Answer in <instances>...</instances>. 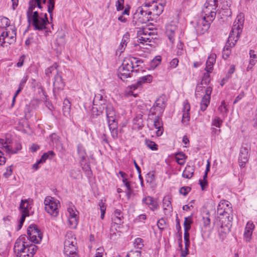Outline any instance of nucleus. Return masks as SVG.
Masks as SVG:
<instances>
[{
    "label": "nucleus",
    "mask_w": 257,
    "mask_h": 257,
    "mask_svg": "<svg viewBox=\"0 0 257 257\" xmlns=\"http://www.w3.org/2000/svg\"><path fill=\"white\" fill-rule=\"evenodd\" d=\"M176 160L177 163L183 165L185 163L186 156L183 153H179L176 155Z\"/></svg>",
    "instance_id": "45"
},
{
    "label": "nucleus",
    "mask_w": 257,
    "mask_h": 257,
    "mask_svg": "<svg viewBox=\"0 0 257 257\" xmlns=\"http://www.w3.org/2000/svg\"><path fill=\"white\" fill-rule=\"evenodd\" d=\"M157 225L161 230H163L166 226V223L164 219L163 218L160 219L157 222Z\"/></svg>",
    "instance_id": "54"
},
{
    "label": "nucleus",
    "mask_w": 257,
    "mask_h": 257,
    "mask_svg": "<svg viewBox=\"0 0 257 257\" xmlns=\"http://www.w3.org/2000/svg\"><path fill=\"white\" fill-rule=\"evenodd\" d=\"M130 40V34L128 33H125L122 37L121 41L120 42V46L122 48L120 49V52H122L125 49L126 44Z\"/></svg>",
    "instance_id": "42"
},
{
    "label": "nucleus",
    "mask_w": 257,
    "mask_h": 257,
    "mask_svg": "<svg viewBox=\"0 0 257 257\" xmlns=\"http://www.w3.org/2000/svg\"><path fill=\"white\" fill-rule=\"evenodd\" d=\"M37 7L39 9L42 10V6L41 0H30L29 3V8L27 11V17L28 21L30 22L31 15H33V10Z\"/></svg>",
    "instance_id": "21"
},
{
    "label": "nucleus",
    "mask_w": 257,
    "mask_h": 257,
    "mask_svg": "<svg viewBox=\"0 0 257 257\" xmlns=\"http://www.w3.org/2000/svg\"><path fill=\"white\" fill-rule=\"evenodd\" d=\"M160 117L161 116H154L152 117V119H154V125L157 130L156 133L157 136H161L163 133V124L161 120L160 119Z\"/></svg>",
    "instance_id": "27"
},
{
    "label": "nucleus",
    "mask_w": 257,
    "mask_h": 257,
    "mask_svg": "<svg viewBox=\"0 0 257 257\" xmlns=\"http://www.w3.org/2000/svg\"><path fill=\"white\" fill-rule=\"evenodd\" d=\"M243 15L242 14L238 15L234 22L231 31L229 35V41H234V42H231L232 46L235 45V43L238 40L240 37V34L243 28Z\"/></svg>",
    "instance_id": "3"
},
{
    "label": "nucleus",
    "mask_w": 257,
    "mask_h": 257,
    "mask_svg": "<svg viewBox=\"0 0 257 257\" xmlns=\"http://www.w3.org/2000/svg\"><path fill=\"white\" fill-rule=\"evenodd\" d=\"M190 190L191 188L189 187H183L180 188L179 192L184 196H186Z\"/></svg>",
    "instance_id": "57"
},
{
    "label": "nucleus",
    "mask_w": 257,
    "mask_h": 257,
    "mask_svg": "<svg viewBox=\"0 0 257 257\" xmlns=\"http://www.w3.org/2000/svg\"><path fill=\"white\" fill-rule=\"evenodd\" d=\"M124 0H117L116 2V7L117 11H119L123 9Z\"/></svg>",
    "instance_id": "58"
},
{
    "label": "nucleus",
    "mask_w": 257,
    "mask_h": 257,
    "mask_svg": "<svg viewBox=\"0 0 257 257\" xmlns=\"http://www.w3.org/2000/svg\"><path fill=\"white\" fill-rule=\"evenodd\" d=\"M190 104L186 101L183 102V109L182 121L184 124H187L190 120Z\"/></svg>",
    "instance_id": "24"
},
{
    "label": "nucleus",
    "mask_w": 257,
    "mask_h": 257,
    "mask_svg": "<svg viewBox=\"0 0 257 257\" xmlns=\"http://www.w3.org/2000/svg\"><path fill=\"white\" fill-rule=\"evenodd\" d=\"M171 199V198L169 195L165 196L163 199V209L165 214H169L172 210Z\"/></svg>",
    "instance_id": "29"
},
{
    "label": "nucleus",
    "mask_w": 257,
    "mask_h": 257,
    "mask_svg": "<svg viewBox=\"0 0 257 257\" xmlns=\"http://www.w3.org/2000/svg\"><path fill=\"white\" fill-rule=\"evenodd\" d=\"M218 111L223 116L227 115L228 110L226 108L224 101H221L220 105L218 108Z\"/></svg>",
    "instance_id": "46"
},
{
    "label": "nucleus",
    "mask_w": 257,
    "mask_h": 257,
    "mask_svg": "<svg viewBox=\"0 0 257 257\" xmlns=\"http://www.w3.org/2000/svg\"><path fill=\"white\" fill-rule=\"evenodd\" d=\"M166 107V99L165 96H160L150 108L149 116H161Z\"/></svg>",
    "instance_id": "8"
},
{
    "label": "nucleus",
    "mask_w": 257,
    "mask_h": 257,
    "mask_svg": "<svg viewBox=\"0 0 257 257\" xmlns=\"http://www.w3.org/2000/svg\"><path fill=\"white\" fill-rule=\"evenodd\" d=\"M28 238L25 235H21L16 241L14 247L15 253L18 257H26V246L28 245Z\"/></svg>",
    "instance_id": "11"
},
{
    "label": "nucleus",
    "mask_w": 257,
    "mask_h": 257,
    "mask_svg": "<svg viewBox=\"0 0 257 257\" xmlns=\"http://www.w3.org/2000/svg\"><path fill=\"white\" fill-rule=\"evenodd\" d=\"M249 149L247 147L242 146L240 150L239 156V164L241 168L245 167V164L248 162L249 157Z\"/></svg>",
    "instance_id": "19"
},
{
    "label": "nucleus",
    "mask_w": 257,
    "mask_h": 257,
    "mask_svg": "<svg viewBox=\"0 0 257 257\" xmlns=\"http://www.w3.org/2000/svg\"><path fill=\"white\" fill-rule=\"evenodd\" d=\"M27 234L28 236L27 237L28 239L34 243H40L43 236L40 230L35 224H31L28 227Z\"/></svg>",
    "instance_id": "14"
},
{
    "label": "nucleus",
    "mask_w": 257,
    "mask_h": 257,
    "mask_svg": "<svg viewBox=\"0 0 257 257\" xmlns=\"http://www.w3.org/2000/svg\"><path fill=\"white\" fill-rule=\"evenodd\" d=\"M216 55L215 54H211L208 57L206 61V66L205 70L208 72H211L215 61Z\"/></svg>",
    "instance_id": "35"
},
{
    "label": "nucleus",
    "mask_w": 257,
    "mask_h": 257,
    "mask_svg": "<svg viewBox=\"0 0 257 257\" xmlns=\"http://www.w3.org/2000/svg\"><path fill=\"white\" fill-rule=\"evenodd\" d=\"M50 139L52 142L57 143L59 141V137L55 134H53L50 136Z\"/></svg>",
    "instance_id": "63"
},
{
    "label": "nucleus",
    "mask_w": 257,
    "mask_h": 257,
    "mask_svg": "<svg viewBox=\"0 0 257 257\" xmlns=\"http://www.w3.org/2000/svg\"><path fill=\"white\" fill-rule=\"evenodd\" d=\"M65 86V84L63 81L61 75L59 74L54 77L53 81V92L55 95L60 90H62Z\"/></svg>",
    "instance_id": "22"
},
{
    "label": "nucleus",
    "mask_w": 257,
    "mask_h": 257,
    "mask_svg": "<svg viewBox=\"0 0 257 257\" xmlns=\"http://www.w3.org/2000/svg\"><path fill=\"white\" fill-rule=\"evenodd\" d=\"M104 110L105 109L106 116L107 118L108 124L117 123L115 121L116 115L115 111L113 106L110 103L105 102V105H103Z\"/></svg>",
    "instance_id": "18"
},
{
    "label": "nucleus",
    "mask_w": 257,
    "mask_h": 257,
    "mask_svg": "<svg viewBox=\"0 0 257 257\" xmlns=\"http://www.w3.org/2000/svg\"><path fill=\"white\" fill-rule=\"evenodd\" d=\"M161 58L160 56H157L151 62L152 67H156L161 62Z\"/></svg>",
    "instance_id": "55"
},
{
    "label": "nucleus",
    "mask_w": 257,
    "mask_h": 257,
    "mask_svg": "<svg viewBox=\"0 0 257 257\" xmlns=\"http://www.w3.org/2000/svg\"><path fill=\"white\" fill-rule=\"evenodd\" d=\"M59 74L56 64L49 67L45 70V75L49 78H50L53 75L55 77V75H58Z\"/></svg>",
    "instance_id": "37"
},
{
    "label": "nucleus",
    "mask_w": 257,
    "mask_h": 257,
    "mask_svg": "<svg viewBox=\"0 0 257 257\" xmlns=\"http://www.w3.org/2000/svg\"><path fill=\"white\" fill-rule=\"evenodd\" d=\"M135 246L139 249H141L144 246L143 240L141 238H137L134 242Z\"/></svg>",
    "instance_id": "53"
},
{
    "label": "nucleus",
    "mask_w": 257,
    "mask_h": 257,
    "mask_svg": "<svg viewBox=\"0 0 257 257\" xmlns=\"http://www.w3.org/2000/svg\"><path fill=\"white\" fill-rule=\"evenodd\" d=\"M146 145L149 148L153 151L157 150L158 149L157 145L155 142L150 140H146Z\"/></svg>",
    "instance_id": "52"
},
{
    "label": "nucleus",
    "mask_w": 257,
    "mask_h": 257,
    "mask_svg": "<svg viewBox=\"0 0 257 257\" xmlns=\"http://www.w3.org/2000/svg\"><path fill=\"white\" fill-rule=\"evenodd\" d=\"M222 120L218 116H215L213 119L212 121V125L217 127L220 128L222 124Z\"/></svg>",
    "instance_id": "49"
},
{
    "label": "nucleus",
    "mask_w": 257,
    "mask_h": 257,
    "mask_svg": "<svg viewBox=\"0 0 257 257\" xmlns=\"http://www.w3.org/2000/svg\"><path fill=\"white\" fill-rule=\"evenodd\" d=\"M141 251L139 250H131L126 255V257H140Z\"/></svg>",
    "instance_id": "56"
},
{
    "label": "nucleus",
    "mask_w": 257,
    "mask_h": 257,
    "mask_svg": "<svg viewBox=\"0 0 257 257\" xmlns=\"http://www.w3.org/2000/svg\"><path fill=\"white\" fill-rule=\"evenodd\" d=\"M16 40V30L14 27L0 32V45L2 47H7L15 42Z\"/></svg>",
    "instance_id": "4"
},
{
    "label": "nucleus",
    "mask_w": 257,
    "mask_h": 257,
    "mask_svg": "<svg viewBox=\"0 0 257 257\" xmlns=\"http://www.w3.org/2000/svg\"><path fill=\"white\" fill-rule=\"evenodd\" d=\"M179 60L177 58H174L172 60V61L170 62V67L171 68H176L178 64Z\"/></svg>",
    "instance_id": "59"
},
{
    "label": "nucleus",
    "mask_w": 257,
    "mask_h": 257,
    "mask_svg": "<svg viewBox=\"0 0 257 257\" xmlns=\"http://www.w3.org/2000/svg\"><path fill=\"white\" fill-rule=\"evenodd\" d=\"M143 204L148 205L150 206V208L152 211H154L158 209V204L157 201L151 196H148L142 199Z\"/></svg>",
    "instance_id": "26"
},
{
    "label": "nucleus",
    "mask_w": 257,
    "mask_h": 257,
    "mask_svg": "<svg viewBox=\"0 0 257 257\" xmlns=\"http://www.w3.org/2000/svg\"><path fill=\"white\" fill-rule=\"evenodd\" d=\"M212 21H210V18L208 16L203 15L196 22L195 29L198 35H202L205 33L209 29L210 23Z\"/></svg>",
    "instance_id": "13"
},
{
    "label": "nucleus",
    "mask_w": 257,
    "mask_h": 257,
    "mask_svg": "<svg viewBox=\"0 0 257 257\" xmlns=\"http://www.w3.org/2000/svg\"><path fill=\"white\" fill-rule=\"evenodd\" d=\"M44 203L45 209L47 213L53 217H56L58 215V205L60 203L58 200L51 196L45 198Z\"/></svg>",
    "instance_id": "6"
},
{
    "label": "nucleus",
    "mask_w": 257,
    "mask_h": 257,
    "mask_svg": "<svg viewBox=\"0 0 257 257\" xmlns=\"http://www.w3.org/2000/svg\"><path fill=\"white\" fill-rule=\"evenodd\" d=\"M254 228V225L251 221H248L246 223L243 236L246 242H249L251 239L252 231Z\"/></svg>",
    "instance_id": "23"
},
{
    "label": "nucleus",
    "mask_w": 257,
    "mask_h": 257,
    "mask_svg": "<svg viewBox=\"0 0 257 257\" xmlns=\"http://www.w3.org/2000/svg\"><path fill=\"white\" fill-rule=\"evenodd\" d=\"M148 10L144 7V5L142 7H139L137 10V13L135 14V17H138V21L141 23H146L150 21H153L154 18L152 17L150 14L148 13Z\"/></svg>",
    "instance_id": "16"
},
{
    "label": "nucleus",
    "mask_w": 257,
    "mask_h": 257,
    "mask_svg": "<svg viewBox=\"0 0 257 257\" xmlns=\"http://www.w3.org/2000/svg\"><path fill=\"white\" fill-rule=\"evenodd\" d=\"M217 214L222 216L221 219H225L228 222H231L233 219L231 208L229 207L228 202H220L217 206Z\"/></svg>",
    "instance_id": "12"
},
{
    "label": "nucleus",
    "mask_w": 257,
    "mask_h": 257,
    "mask_svg": "<svg viewBox=\"0 0 257 257\" xmlns=\"http://www.w3.org/2000/svg\"><path fill=\"white\" fill-rule=\"evenodd\" d=\"M209 73V72H207L204 74L201 82L200 83L202 85H208L210 82V78Z\"/></svg>",
    "instance_id": "50"
},
{
    "label": "nucleus",
    "mask_w": 257,
    "mask_h": 257,
    "mask_svg": "<svg viewBox=\"0 0 257 257\" xmlns=\"http://www.w3.org/2000/svg\"><path fill=\"white\" fill-rule=\"evenodd\" d=\"M6 163V158L4 156V154L2 151H0V166L3 165Z\"/></svg>",
    "instance_id": "62"
},
{
    "label": "nucleus",
    "mask_w": 257,
    "mask_h": 257,
    "mask_svg": "<svg viewBox=\"0 0 257 257\" xmlns=\"http://www.w3.org/2000/svg\"><path fill=\"white\" fill-rule=\"evenodd\" d=\"M55 155V153L52 151H48L47 153H44L39 160L41 163H44L48 158L51 159Z\"/></svg>",
    "instance_id": "44"
},
{
    "label": "nucleus",
    "mask_w": 257,
    "mask_h": 257,
    "mask_svg": "<svg viewBox=\"0 0 257 257\" xmlns=\"http://www.w3.org/2000/svg\"><path fill=\"white\" fill-rule=\"evenodd\" d=\"M153 79V77L151 75H147L139 78L137 81L136 84L132 85V88L134 89H136L138 87L141 86L143 84L145 83H150Z\"/></svg>",
    "instance_id": "28"
},
{
    "label": "nucleus",
    "mask_w": 257,
    "mask_h": 257,
    "mask_svg": "<svg viewBox=\"0 0 257 257\" xmlns=\"http://www.w3.org/2000/svg\"><path fill=\"white\" fill-rule=\"evenodd\" d=\"M31 21L35 29L39 31L45 29L46 25L49 23L47 14L43 15L42 13L39 16L37 11L34 12L33 15H31Z\"/></svg>",
    "instance_id": "5"
},
{
    "label": "nucleus",
    "mask_w": 257,
    "mask_h": 257,
    "mask_svg": "<svg viewBox=\"0 0 257 257\" xmlns=\"http://www.w3.org/2000/svg\"><path fill=\"white\" fill-rule=\"evenodd\" d=\"M71 108V104L68 99H65L63 102V111L65 116L69 115Z\"/></svg>",
    "instance_id": "41"
},
{
    "label": "nucleus",
    "mask_w": 257,
    "mask_h": 257,
    "mask_svg": "<svg viewBox=\"0 0 257 257\" xmlns=\"http://www.w3.org/2000/svg\"><path fill=\"white\" fill-rule=\"evenodd\" d=\"M212 91V88L211 86H207L205 89V93L200 102V109L203 111L206 109L210 103Z\"/></svg>",
    "instance_id": "20"
},
{
    "label": "nucleus",
    "mask_w": 257,
    "mask_h": 257,
    "mask_svg": "<svg viewBox=\"0 0 257 257\" xmlns=\"http://www.w3.org/2000/svg\"><path fill=\"white\" fill-rule=\"evenodd\" d=\"M138 38L140 43H150L154 39L155 34L148 28H143L138 31Z\"/></svg>",
    "instance_id": "15"
},
{
    "label": "nucleus",
    "mask_w": 257,
    "mask_h": 257,
    "mask_svg": "<svg viewBox=\"0 0 257 257\" xmlns=\"http://www.w3.org/2000/svg\"><path fill=\"white\" fill-rule=\"evenodd\" d=\"M177 30V26L173 24H168L166 26V34L171 43L175 41V34Z\"/></svg>",
    "instance_id": "25"
},
{
    "label": "nucleus",
    "mask_w": 257,
    "mask_h": 257,
    "mask_svg": "<svg viewBox=\"0 0 257 257\" xmlns=\"http://www.w3.org/2000/svg\"><path fill=\"white\" fill-rule=\"evenodd\" d=\"M194 172V169L193 167L187 165L183 172L182 176L184 178L190 179L193 176Z\"/></svg>",
    "instance_id": "38"
},
{
    "label": "nucleus",
    "mask_w": 257,
    "mask_h": 257,
    "mask_svg": "<svg viewBox=\"0 0 257 257\" xmlns=\"http://www.w3.org/2000/svg\"><path fill=\"white\" fill-rule=\"evenodd\" d=\"M111 136L113 139L118 138L117 123L108 124Z\"/></svg>",
    "instance_id": "40"
},
{
    "label": "nucleus",
    "mask_w": 257,
    "mask_h": 257,
    "mask_svg": "<svg viewBox=\"0 0 257 257\" xmlns=\"http://www.w3.org/2000/svg\"><path fill=\"white\" fill-rule=\"evenodd\" d=\"M134 57L125 58L121 66L118 69L117 75L122 80L124 81L126 78L131 77L132 73L135 71L133 69L132 60H134Z\"/></svg>",
    "instance_id": "1"
},
{
    "label": "nucleus",
    "mask_w": 257,
    "mask_h": 257,
    "mask_svg": "<svg viewBox=\"0 0 257 257\" xmlns=\"http://www.w3.org/2000/svg\"><path fill=\"white\" fill-rule=\"evenodd\" d=\"M202 84L200 83L197 84L196 88L195 96L197 98L202 96V93H205V89L206 88L203 86Z\"/></svg>",
    "instance_id": "43"
},
{
    "label": "nucleus",
    "mask_w": 257,
    "mask_h": 257,
    "mask_svg": "<svg viewBox=\"0 0 257 257\" xmlns=\"http://www.w3.org/2000/svg\"><path fill=\"white\" fill-rule=\"evenodd\" d=\"M0 144L2 145V147L1 148L2 150L5 151L8 154H16L17 153L18 151L21 149V147H18L17 151L13 150L12 147L2 139H0Z\"/></svg>",
    "instance_id": "30"
},
{
    "label": "nucleus",
    "mask_w": 257,
    "mask_h": 257,
    "mask_svg": "<svg viewBox=\"0 0 257 257\" xmlns=\"http://www.w3.org/2000/svg\"><path fill=\"white\" fill-rule=\"evenodd\" d=\"M231 53L230 50H223L222 57L224 59H226L228 58Z\"/></svg>",
    "instance_id": "61"
},
{
    "label": "nucleus",
    "mask_w": 257,
    "mask_h": 257,
    "mask_svg": "<svg viewBox=\"0 0 257 257\" xmlns=\"http://www.w3.org/2000/svg\"><path fill=\"white\" fill-rule=\"evenodd\" d=\"M144 7L147 9L148 14L154 18L160 15L164 10V6L161 3H157L155 1L145 2L144 4Z\"/></svg>",
    "instance_id": "10"
},
{
    "label": "nucleus",
    "mask_w": 257,
    "mask_h": 257,
    "mask_svg": "<svg viewBox=\"0 0 257 257\" xmlns=\"http://www.w3.org/2000/svg\"><path fill=\"white\" fill-rule=\"evenodd\" d=\"M55 1H48L47 2L48 12L49 14L51 19H52V15L55 8Z\"/></svg>",
    "instance_id": "47"
},
{
    "label": "nucleus",
    "mask_w": 257,
    "mask_h": 257,
    "mask_svg": "<svg viewBox=\"0 0 257 257\" xmlns=\"http://www.w3.org/2000/svg\"><path fill=\"white\" fill-rule=\"evenodd\" d=\"M122 213L119 209H115L114 211L113 216L112 218L113 222L116 224L122 223Z\"/></svg>",
    "instance_id": "34"
},
{
    "label": "nucleus",
    "mask_w": 257,
    "mask_h": 257,
    "mask_svg": "<svg viewBox=\"0 0 257 257\" xmlns=\"http://www.w3.org/2000/svg\"><path fill=\"white\" fill-rule=\"evenodd\" d=\"M77 243L75 238L71 232H68L65 236L64 243V252L65 255L75 253L77 251Z\"/></svg>",
    "instance_id": "9"
},
{
    "label": "nucleus",
    "mask_w": 257,
    "mask_h": 257,
    "mask_svg": "<svg viewBox=\"0 0 257 257\" xmlns=\"http://www.w3.org/2000/svg\"><path fill=\"white\" fill-rule=\"evenodd\" d=\"M221 0H206L202 9L203 15L208 16L210 21H213L216 15V9Z\"/></svg>",
    "instance_id": "7"
},
{
    "label": "nucleus",
    "mask_w": 257,
    "mask_h": 257,
    "mask_svg": "<svg viewBox=\"0 0 257 257\" xmlns=\"http://www.w3.org/2000/svg\"><path fill=\"white\" fill-rule=\"evenodd\" d=\"M181 256L186 257L189 254V249H188L187 248L185 247L184 249H183V248H182V249H181Z\"/></svg>",
    "instance_id": "64"
},
{
    "label": "nucleus",
    "mask_w": 257,
    "mask_h": 257,
    "mask_svg": "<svg viewBox=\"0 0 257 257\" xmlns=\"http://www.w3.org/2000/svg\"><path fill=\"white\" fill-rule=\"evenodd\" d=\"M192 217L189 216L185 217L184 222V230H186V228H188L187 230H189L191 228V224L192 223Z\"/></svg>",
    "instance_id": "48"
},
{
    "label": "nucleus",
    "mask_w": 257,
    "mask_h": 257,
    "mask_svg": "<svg viewBox=\"0 0 257 257\" xmlns=\"http://www.w3.org/2000/svg\"><path fill=\"white\" fill-rule=\"evenodd\" d=\"M203 224L205 227H209L210 225V219L208 216L203 217Z\"/></svg>",
    "instance_id": "60"
},
{
    "label": "nucleus",
    "mask_w": 257,
    "mask_h": 257,
    "mask_svg": "<svg viewBox=\"0 0 257 257\" xmlns=\"http://www.w3.org/2000/svg\"><path fill=\"white\" fill-rule=\"evenodd\" d=\"M77 154L79 156L80 163L82 165L83 162L85 161L87 154L82 144H79L77 147Z\"/></svg>",
    "instance_id": "32"
},
{
    "label": "nucleus",
    "mask_w": 257,
    "mask_h": 257,
    "mask_svg": "<svg viewBox=\"0 0 257 257\" xmlns=\"http://www.w3.org/2000/svg\"><path fill=\"white\" fill-rule=\"evenodd\" d=\"M31 208V204L28 200L27 199H22L21 204L19 207V209L21 213H26V214H29V210Z\"/></svg>",
    "instance_id": "33"
},
{
    "label": "nucleus",
    "mask_w": 257,
    "mask_h": 257,
    "mask_svg": "<svg viewBox=\"0 0 257 257\" xmlns=\"http://www.w3.org/2000/svg\"><path fill=\"white\" fill-rule=\"evenodd\" d=\"M231 222H228L227 221H226L225 222L224 221L225 224H223L222 223L219 227L218 232L220 234V235L222 236V237L225 236L226 234L229 233V232L230 231Z\"/></svg>",
    "instance_id": "31"
},
{
    "label": "nucleus",
    "mask_w": 257,
    "mask_h": 257,
    "mask_svg": "<svg viewBox=\"0 0 257 257\" xmlns=\"http://www.w3.org/2000/svg\"><path fill=\"white\" fill-rule=\"evenodd\" d=\"M10 21L6 17L0 18V32L6 30L9 28Z\"/></svg>",
    "instance_id": "39"
},
{
    "label": "nucleus",
    "mask_w": 257,
    "mask_h": 257,
    "mask_svg": "<svg viewBox=\"0 0 257 257\" xmlns=\"http://www.w3.org/2000/svg\"><path fill=\"white\" fill-rule=\"evenodd\" d=\"M27 251H26V257H33L34 254L36 252L38 249L37 246L33 244H28L26 246V249Z\"/></svg>",
    "instance_id": "36"
},
{
    "label": "nucleus",
    "mask_w": 257,
    "mask_h": 257,
    "mask_svg": "<svg viewBox=\"0 0 257 257\" xmlns=\"http://www.w3.org/2000/svg\"><path fill=\"white\" fill-rule=\"evenodd\" d=\"M68 212L69 214L68 217V225L72 229L76 228L78 224V212L73 207L68 208Z\"/></svg>",
    "instance_id": "17"
},
{
    "label": "nucleus",
    "mask_w": 257,
    "mask_h": 257,
    "mask_svg": "<svg viewBox=\"0 0 257 257\" xmlns=\"http://www.w3.org/2000/svg\"><path fill=\"white\" fill-rule=\"evenodd\" d=\"M249 54L250 57L249 62L255 65L257 62V56L254 54V50H250Z\"/></svg>",
    "instance_id": "51"
},
{
    "label": "nucleus",
    "mask_w": 257,
    "mask_h": 257,
    "mask_svg": "<svg viewBox=\"0 0 257 257\" xmlns=\"http://www.w3.org/2000/svg\"><path fill=\"white\" fill-rule=\"evenodd\" d=\"M100 93H97L95 95L93 100V106L91 109V116L93 118H96L103 113L104 110L103 105H105L106 100L103 97L102 90L100 91Z\"/></svg>",
    "instance_id": "2"
}]
</instances>
